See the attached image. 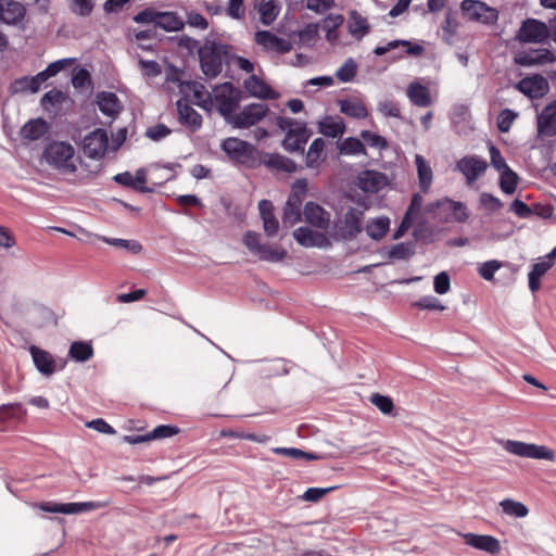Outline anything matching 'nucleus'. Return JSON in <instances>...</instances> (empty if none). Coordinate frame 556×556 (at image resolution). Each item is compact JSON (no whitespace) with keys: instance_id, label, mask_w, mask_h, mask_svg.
I'll return each instance as SVG.
<instances>
[{"instance_id":"aec40b11","label":"nucleus","mask_w":556,"mask_h":556,"mask_svg":"<svg viewBox=\"0 0 556 556\" xmlns=\"http://www.w3.org/2000/svg\"><path fill=\"white\" fill-rule=\"evenodd\" d=\"M179 122L181 125L190 128L191 131H197L202 126V116L191 105L188 104L186 98H181L176 102Z\"/></svg>"},{"instance_id":"5701e85b","label":"nucleus","mask_w":556,"mask_h":556,"mask_svg":"<svg viewBox=\"0 0 556 556\" xmlns=\"http://www.w3.org/2000/svg\"><path fill=\"white\" fill-rule=\"evenodd\" d=\"M538 134L543 137L556 136V102L546 105L538 115Z\"/></svg>"},{"instance_id":"79ce46f5","label":"nucleus","mask_w":556,"mask_h":556,"mask_svg":"<svg viewBox=\"0 0 556 556\" xmlns=\"http://www.w3.org/2000/svg\"><path fill=\"white\" fill-rule=\"evenodd\" d=\"M68 355L76 362L84 363L92 357L93 348L89 342L75 341L70 346Z\"/></svg>"},{"instance_id":"c03bdc74","label":"nucleus","mask_w":556,"mask_h":556,"mask_svg":"<svg viewBox=\"0 0 556 556\" xmlns=\"http://www.w3.org/2000/svg\"><path fill=\"white\" fill-rule=\"evenodd\" d=\"M500 506L502 507L503 513L511 517L525 518L529 514V509L525 504L510 498L501 501Z\"/></svg>"},{"instance_id":"bf43d9fd","label":"nucleus","mask_w":556,"mask_h":556,"mask_svg":"<svg viewBox=\"0 0 556 556\" xmlns=\"http://www.w3.org/2000/svg\"><path fill=\"white\" fill-rule=\"evenodd\" d=\"M94 8L93 0H72L71 10L79 16H89Z\"/></svg>"},{"instance_id":"4c0bfd02","label":"nucleus","mask_w":556,"mask_h":556,"mask_svg":"<svg viewBox=\"0 0 556 556\" xmlns=\"http://www.w3.org/2000/svg\"><path fill=\"white\" fill-rule=\"evenodd\" d=\"M264 164L279 172L294 173L296 170L294 161L278 153L267 154Z\"/></svg>"},{"instance_id":"a18cd8bd","label":"nucleus","mask_w":556,"mask_h":556,"mask_svg":"<svg viewBox=\"0 0 556 556\" xmlns=\"http://www.w3.org/2000/svg\"><path fill=\"white\" fill-rule=\"evenodd\" d=\"M10 89L12 93H35L38 91V83L31 76H23L13 80Z\"/></svg>"},{"instance_id":"c85d7f7f","label":"nucleus","mask_w":556,"mask_h":556,"mask_svg":"<svg viewBox=\"0 0 556 556\" xmlns=\"http://www.w3.org/2000/svg\"><path fill=\"white\" fill-rule=\"evenodd\" d=\"M220 149L233 165L238 167L243 165V140L236 137L226 138L222 141Z\"/></svg>"},{"instance_id":"f03ea898","label":"nucleus","mask_w":556,"mask_h":556,"mask_svg":"<svg viewBox=\"0 0 556 556\" xmlns=\"http://www.w3.org/2000/svg\"><path fill=\"white\" fill-rule=\"evenodd\" d=\"M240 91L232 84L224 83L214 90V102L217 111L225 119L232 123L236 128H243V112L235 114L238 106Z\"/></svg>"},{"instance_id":"2eb2a0df","label":"nucleus","mask_w":556,"mask_h":556,"mask_svg":"<svg viewBox=\"0 0 556 556\" xmlns=\"http://www.w3.org/2000/svg\"><path fill=\"white\" fill-rule=\"evenodd\" d=\"M516 88L531 99L543 97L549 89L548 81L541 75H533L520 79Z\"/></svg>"},{"instance_id":"72a5a7b5","label":"nucleus","mask_w":556,"mask_h":556,"mask_svg":"<svg viewBox=\"0 0 556 556\" xmlns=\"http://www.w3.org/2000/svg\"><path fill=\"white\" fill-rule=\"evenodd\" d=\"M185 26V22L180 18L177 13L172 11H159L156 27L162 28L165 31H178Z\"/></svg>"},{"instance_id":"1a4fd4ad","label":"nucleus","mask_w":556,"mask_h":556,"mask_svg":"<svg viewBox=\"0 0 556 556\" xmlns=\"http://www.w3.org/2000/svg\"><path fill=\"white\" fill-rule=\"evenodd\" d=\"M245 247L254 253L260 260L268 262H280L286 256V251L269 243H261L260 235L245 232Z\"/></svg>"},{"instance_id":"338daca9","label":"nucleus","mask_w":556,"mask_h":556,"mask_svg":"<svg viewBox=\"0 0 556 556\" xmlns=\"http://www.w3.org/2000/svg\"><path fill=\"white\" fill-rule=\"evenodd\" d=\"M415 306L421 309H430V311H443L445 307L442 305L439 299L433 295H426L420 298L414 304Z\"/></svg>"},{"instance_id":"603ef678","label":"nucleus","mask_w":556,"mask_h":556,"mask_svg":"<svg viewBox=\"0 0 556 556\" xmlns=\"http://www.w3.org/2000/svg\"><path fill=\"white\" fill-rule=\"evenodd\" d=\"M147 182V172L144 168H139L136 170L134 177L135 191L140 193H152L156 190V187L162 186V184H154V186H146Z\"/></svg>"},{"instance_id":"a19ab883","label":"nucleus","mask_w":556,"mask_h":556,"mask_svg":"<svg viewBox=\"0 0 556 556\" xmlns=\"http://www.w3.org/2000/svg\"><path fill=\"white\" fill-rule=\"evenodd\" d=\"M325 141L321 138H316L311 143L306 154V166L316 168L324 160Z\"/></svg>"},{"instance_id":"8fccbe9b","label":"nucleus","mask_w":556,"mask_h":556,"mask_svg":"<svg viewBox=\"0 0 556 556\" xmlns=\"http://www.w3.org/2000/svg\"><path fill=\"white\" fill-rule=\"evenodd\" d=\"M518 176L510 168L501 172L500 188L506 194H513L516 191Z\"/></svg>"},{"instance_id":"774afa93","label":"nucleus","mask_w":556,"mask_h":556,"mask_svg":"<svg viewBox=\"0 0 556 556\" xmlns=\"http://www.w3.org/2000/svg\"><path fill=\"white\" fill-rule=\"evenodd\" d=\"M479 202L481 206L484 208L491 211V212H497L503 207L502 201L494 197L491 193L482 192L479 198Z\"/></svg>"},{"instance_id":"423d86ee","label":"nucleus","mask_w":556,"mask_h":556,"mask_svg":"<svg viewBox=\"0 0 556 556\" xmlns=\"http://www.w3.org/2000/svg\"><path fill=\"white\" fill-rule=\"evenodd\" d=\"M460 10L464 16L471 22L493 25L498 20V11L480 0H463Z\"/></svg>"},{"instance_id":"f257e3e1","label":"nucleus","mask_w":556,"mask_h":556,"mask_svg":"<svg viewBox=\"0 0 556 556\" xmlns=\"http://www.w3.org/2000/svg\"><path fill=\"white\" fill-rule=\"evenodd\" d=\"M200 67L207 78H215L223 70L224 64H230L231 60H236L239 68L243 70V56L235 55L232 47L217 41L206 40L201 48L198 49Z\"/></svg>"},{"instance_id":"7c9ffc66","label":"nucleus","mask_w":556,"mask_h":556,"mask_svg":"<svg viewBox=\"0 0 556 556\" xmlns=\"http://www.w3.org/2000/svg\"><path fill=\"white\" fill-rule=\"evenodd\" d=\"M295 241L305 248L318 247L327 244V239L323 233H316L307 227H299L293 231Z\"/></svg>"},{"instance_id":"4be33fe9","label":"nucleus","mask_w":556,"mask_h":556,"mask_svg":"<svg viewBox=\"0 0 556 556\" xmlns=\"http://www.w3.org/2000/svg\"><path fill=\"white\" fill-rule=\"evenodd\" d=\"M554 266L553 258L546 254L538 260L528 274L529 289L535 293L541 288V278Z\"/></svg>"},{"instance_id":"c756f323","label":"nucleus","mask_w":556,"mask_h":556,"mask_svg":"<svg viewBox=\"0 0 556 556\" xmlns=\"http://www.w3.org/2000/svg\"><path fill=\"white\" fill-rule=\"evenodd\" d=\"M340 112L351 118L364 119L368 116V110L364 102L357 98L338 100Z\"/></svg>"},{"instance_id":"412c9836","label":"nucleus","mask_w":556,"mask_h":556,"mask_svg":"<svg viewBox=\"0 0 556 556\" xmlns=\"http://www.w3.org/2000/svg\"><path fill=\"white\" fill-rule=\"evenodd\" d=\"M97 105L99 111L104 116H108L111 122L114 121L123 110V105L118 97L111 91L99 92L97 94Z\"/></svg>"},{"instance_id":"0e129e2a","label":"nucleus","mask_w":556,"mask_h":556,"mask_svg":"<svg viewBox=\"0 0 556 556\" xmlns=\"http://www.w3.org/2000/svg\"><path fill=\"white\" fill-rule=\"evenodd\" d=\"M334 0H305V9L316 13L323 14L333 8Z\"/></svg>"},{"instance_id":"f8f14e48","label":"nucleus","mask_w":556,"mask_h":556,"mask_svg":"<svg viewBox=\"0 0 556 556\" xmlns=\"http://www.w3.org/2000/svg\"><path fill=\"white\" fill-rule=\"evenodd\" d=\"M109 146V137L104 129L97 128L85 136L83 149L89 159H100L104 155Z\"/></svg>"},{"instance_id":"e433bc0d","label":"nucleus","mask_w":556,"mask_h":556,"mask_svg":"<svg viewBox=\"0 0 556 556\" xmlns=\"http://www.w3.org/2000/svg\"><path fill=\"white\" fill-rule=\"evenodd\" d=\"M390 228V218L380 216L369 220L365 227L366 233L372 240H381Z\"/></svg>"},{"instance_id":"b1692460","label":"nucleus","mask_w":556,"mask_h":556,"mask_svg":"<svg viewBox=\"0 0 556 556\" xmlns=\"http://www.w3.org/2000/svg\"><path fill=\"white\" fill-rule=\"evenodd\" d=\"M29 353L31 355L36 369L41 375L49 377L55 371V362L53 356L49 352L36 345H31L29 348Z\"/></svg>"},{"instance_id":"f3484780","label":"nucleus","mask_w":556,"mask_h":556,"mask_svg":"<svg viewBox=\"0 0 556 556\" xmlns=\"http://www.w3.org/2000/svg\"><path fill=\"white\" fill-rule=\"evenodd\" d=\"M463 539L467 545L491 555H496L501 551L500 541L492 535L464 533Z\"/></svg>"},{"instance_id":"ea45409f","label":"nucleus","mask_w":556,"mask_h":556,"mask_svg":"<svg viewBox=\"0 0 556 556\" xmlns=\"http://www.w3.org/2000/svg\"><path fill=\"white\" fill-rule=\"evenodd\" d=\"M348 28L353 37L361 39L368 33L369 26L366 18L356 11H352L349 16Z\"/></svg>"},{"instance_id":"f704fd0d","label":"nucleus","mask_w":556,"mask_h":556,"mask_svg":"<svg viewBox=\"0 0 556 556\" xmlns=\"http://www.w3.org/2000/svg\"><path fill=\"white\" fill-rule=\"evenodd\" d=\"M318 128L324 136L337 138L345 131V124L341 117L328 116L318 123Z\"/></svg>"},{"instance_id":"473e14b6","label":"nucleus","mask_w":556,"mask_h":556,"mask_svg":"<svg viewBox=\"0 0 556 556\" xmlns=\"http://www.w3.org/2000/svg\"><path fill=\"white\" fill-rule=\"evenodd\" d=\"M255 7L264 25H270L280 12V5L276 0H256Z\"/></svg>"},{"instance_id":"37998d69","label":"nucleus","mask_w":556,"mask_h":556,"mask_svg":"<svg viewBox=\"0 0 556 556\" xmlns=\"http://www.w3.org/2000/svg\"><path fill=\"white\" fill-rule=\"evenodd\" d=\"M344 18L341 14H329L323 21V29L326 31V39L329 42L337 40L336 30L343 24Z\"/></svg>"},{"instance_id":"de8ad7c7","label":"nucleus","mask_w":556,"mask_h":556,"mask_svg":"<svg viewBox=\"0 0 556 556\" xmlns=\"http://www.w3.org/2000/svg\"><path fill=\"white\" fill-rule=\"evenodd\" d=\"M357 74V63L354 59L349 58L337 70L336 77L341 83L352 81Z\"/></svg>"},{"instance_id":"9d476101","label":"nucleus","mask_w":556,"mask_h":556,"mask_svg":"<svg viewBox=\"0 0 556 556\" xmlns=\"http://www.w3.org/2000/svg\"><path fill=\"white\" fill-rule=\"evenodd\" d=\"M549 37V29L544 22L527 18L522 22L517 38L520 42L542 43Z\"/></svg>"},{"instance_id":"4468645a","label":"nucleus","mask_w":556,"mask_h":556,"mask_svg":"<svg viewBox=\"0 0 556 556\" xmlns=\"http://www.w3.org/2000/svg\"><path fill=\"white\" fill-rule=\"evenodd\" d=\"M26 15L25 7L16 0H0V22L10 26L20 25Z\"/></svg>"},{"instance_id":"3c124183","label":"nucleus","mask_w":556,"mask_h":556,"mask_svg":"<svg viewBox=\"0 0 556 556\" xmlns=\"http://www.w3.org/2000/svg\"><path fill=\"white\" fill-rule=\"evenodd\" d=\"M340 151L344 154H364L366 152L364 143L354 137L345 138L340 144Z\"/></svg>"},{"instance_id":"cd10ccee","label":"nucleus","mask_w":556,"mask_h":556,"mask_svg":"<svg viewBox=\"0 0 556 556\" xmlns=\"http://www.w3.org/2000/svg\"><path fill=\"white\" fill-rule=\"evenodd\" d=\"M49 130V124L42 117L29 119L20 130V136L29 141L42 138Z\"/></svg>"},{"instance_id":"20e7f679","label":"nucleus","mask_w":556,"mask_h":556,"mask_svg":"<svg viewBox=\"0 0 556 556\" xmlns=\"http://www.w3.org/2000/svg\"><path fill=\"white\" fill-rule=\"evenodd\" d=\"M278 126L286 130V137L282 141V147L288 152H304L309 132L304 123L298 122L289 117H279Z\"/></svg>"},{"instance_id":"13d9d810","label":"nucleus","mask_w":556,"mask_h":556,"mask_svg":"<svg viewBox=\"0 0 556 556\" xmlns=\"http://www.w3.org/2000/svg\"><path fill=\"white\" fill-rule=\"evenodd\" d=\"M361 137L371 148L383 150L388 147V142L384 137L369 130H362Z\"/></svg>"},{"instance_id":"a211bd4d","label":"nucleus","mask_w":556,"mask_h":556,"mask_svg":"<svg viewBox=\"0 0 556 556\" xmlns=\"http://www.w3.org/2000/svg\"><path fill=\"white\" fill-rule=\"evenodd\" d=\"M438 208L451 214V219L457 223H465L469 218V211L465 203L443 198L431 204V210Z\"/></svg>"},{"instance_id":"e2e57ef3","label":"nucleus","mask_w":556,"mask_h":556,"mask_svg":"<svg viewBox=\"0 0 556 556\" xmlns=\"http://www.w3.org/2000/svg\"><path fill=\"white\" fill-rule=\"evenodd\" d=\"M517 117V114L509 110V109H504L500 115H498V118H497V128L501 132H507L510 127H511V124L514 123L515 118Z\"/></svg>"},{"instance_id":"7ed1b4c3","label":"nucleus","mask_w":556,"mask_h":556,"mask_svg":"<svg viewBox=\"0 0 556 556\" xmlns=\"http://www.w3.org/2000/svg\"><path fill=\"white\" fill-rule=\"evenodd\" d=\"M74 154L73 146L65 141H53L43 150V157L51 167L68 174L77 170L73 162Z\"/></svg>"},{"instance_id":"ddd939ff","label":"nucleus","mask_w":556,"mask_h":556,"mask_svg":"<svg viewBox=\"0 0 556 556\" xmlns=\"http://www.w3.org/2000/svg\"><path fill=\"white\" fill-rule=\"evenodd\" d=\"M255 42L266 51L285 54L291 51L290 40L280 38L269 30H260L255 34Z\"/></svg>"},{"instance_id":"bb28decb","label":"nucleus","mask_w":556,"mask_h":556,"mask_svg":"<svg viewBox=\"0 0 556 556\" xmlns=\"http://www.w3.org/2000/svg\"><path fill=\"white\" fill-rule=\"evenodd\" d=\"M258 211L265 233L269 237L277 235L279 223L274 214L273 203L269 200H261L258 202Z\"/></svg>"},{"instance_id":"2f4dec72","label":"nucleus","mask_w":556,"mask_h":556,"mask_svg":"<svg viewBox=\"0 0 556 556\" xmlns=\"http://www.w3.org/2000/svg\"><path fill=\"white\" fill-rule=\"evenodd\" d=\"M192 92L194 98V104L204 109L210 110L213 104L212 94L205 90V87L195 80L185 81V94Z\"/></svg>"},{"instance_id":"39448f33","label":"nucleus","mask_w":556,"mask_h":556,"mask_svg":"<svg viewBox=\"0 0 556 556\" xmlns=\"http://www.w3.org/2000/svg\"><path fill=\"white\" fill-rule=\"evenodd\" d=\"M364 210L350 207L342 219L333 225V238L339 240H353L363 229Z\"/></svg>"},{"instance_id":"69168bd1","label":"nucleus","mask_w":556,"mask_h":556,"mask_svg":"<svg viewBox=\"0 0 556 556\" xmlns=\"http://www.w3.org/2000/svg\"><path fill=\"white\" fill-rule=\"evenodd\" d=\"M179 432V428L172 425H160L150 432L151 440L170 438Z\"/></svg>"},{"instance_id":"c9c22d12","label":"nucleus","mask_w":556,"mask_h":556,"mask_svg":"<svg viewBox=\"0 0 556 556\" xmlns=\"http://www.w3.org/2000/svg\"><path fill=\"white\" fill-rule=\"evenodd\" d=\"M415 164L417 167L418 180L420 189L428 192L432 184L433 173L429 163L420 154L415 155Z\"/></svg>"},{"instance_id":"a878e982","label":"nucleus","mask_w":556,"mask_h":556,"mask_svg":"<svg viewBox=\"0 0 556 556\" xmlns=\"http://www.w3.org/2000/svg\"><path fill=\"white\" fill-rule=\"evenodd\" d=\"M406 96L408 100L418 108H428L432 104L430 90L427 86L415 80L407 85Z\"/></svg>"},{"instance_id":"5fc2aeb1","label":"nucleus","mask_w":556,"mask_h":556,"mask_svg":"<svg viewBox=\"0 0 556 556\" xmlns=\"http://www.w3.org/2000/svg\"><path fill=\"white\" fill-rule=\"evenodd\" d=\"M503 266L497 260H491L479 264L478 273L486 281L493 280L494 274Z\"/></svg>"},{"instance_id":"680f3d73","label":"nucleus","mask_w":556,"mask_h":556,"mask_svg":"<svg viewBox=\"0 0 556 556\" xmlns=\"http://www.w3.org/2000/svg\"><path fill=\"white\" fill-rule=\"evenodd\" d=\"M378 111L386 117H401V110L396 102L392 100H383L378 103Z\"/></svg>"},{"instance_id":"9b49d317","label":"nucleus","mask_w":556,"mask_h":556,"mask_svg":"<svg viewBox=\"0 0 556 556\" xmlns=\"http://www.w3.org/2000/svg\"><path fill=\"white\" fill-rule=\"evenodd\" d=\"M486 168V161L478 155H467L456 162V169L464 175L467 186H472Z\"/></svg>"},{"instance_id":"49530a36","label":"nucleus","mask_w":556,"mask_h":556,"mask_svg":"<svg viewBox=\"0 0 556 556\" xmlns=\"http://www.w3.org/2000/svg\"><path fill=\"white\" fill-rule=\"evenodd\" d=\"M102 241L115 248L127 250L132 254H139L142 251V244L137 240L102 237Z\"/></svg>"},{"instance_id":"864d4df0","label":"nucleus","mask_w":556,"mask_h":556,"mask_svg":"<svg viewBox=\"0 0 556 556\" xmlns=\"http://www.w3.org/2000/svg\"><path fill=\"white\" fill-rule=\"evenodd\" d=\"M33 506L45 513L70 515V503L41 502Z\"/></svg>"},{"instance_id":"09e8293b","label":"nucleus","mask_w":556,"mask_h":556,"mask_svg":"<svg viewBox=\"0 0 556 556\" xmlns=\"http://www.w3.org/2000/svg\"><path fill=\"white\" fill-rule=\"evenodd\" d=\"M415 254V244L413 242H401L394 244L389 250L391 260H407Z\"/></svg>"},{"instance_id":"4d7b16f0","label":"nucleus","mask_w":556,"mask_h":556,"mask_svg":"<svg viewBox=\"0 0 556 556\" xmlns=\"http://www.w3.org/2000/svg\"><path fill=\"white\" fill-rule=\"evenodd\" d=\"M274 453L278 455H282L286 457H290L293 459H316L317 456L306 453L300 448L296 447H275Z\"/></svg>"},{"instance_id":"58836bf2","label":"nucleus","mask_w":556,"mask_h":556,"mask_svg":"<svg viewBox=\"0 0 556 556\" xmlns=\"http://www.w3.org/2000/svg\"><path fill=\"white\" fill-rule=\"evenodd\" d=\"M269 108L265 103L245 104V128L262 121L268 113Z\"/></svg>"},{"instance_id":"0eeeda50","label":"nucleus","mask_w":556,"mask_h":556,"mask_svg":"<svg viewBox=\"0 0 556 556\" xmlns=\"http://www.w3.org/2000/svg\"><path fill=\"white\" fill-rule=\"evenodd\" d=\"M245 98L254 97L262 100H276L279 93L275 91L264 79L254 74V64L245 59Z\"/></svg>"},{"instance_id":"6ab92c4d","label":"nucleus","mask_w":556,"mask_h":556,"mask_svg":"<svg viewBox=\"0 0 556 556\" xmlns=\"http://www.w3.org/2000/svg\"><path fill=\"white\" fill-rule=\"evenodd\" d=\"M303 214L305 220L315 228L326 230L330 225V213L315 202H307Z\"/></svg>"},{"instance_id":"052dcab7","label":"nucleus","mask_w":556,"mask_h":556,"mask_svg":"<svg viewBox=\"0 0 556 556\" xmlns=\"http://www.w3.org/2000/svg\"><path fill=\"white\" fill-rule=\"evenodd\" d=\"M370 402L383 414H391L393 408H394V404H393V401L391 400V397L389 396H386V395H381V394H372L371 397H370Z\"/></svg>"},{"instance_id":"6e6d98bb","label":"nucleus","mask_w":556,"mask_h":556,"mask_svg":"<svg viewBox=\"0 0 556 556\" xmlns=\"http://www.w3.org/2000/svg\"><path fill=\"white\" fill-rule=\"evenodd\" d=\"M110 502H81V503H70V515L80 514L90 511L99 508L106 507Z\"/></svg>"},{"instance_id":"dca6fc26","label":"nucleus","mask_w":556,"mask_h":556,"mask_svg":"<svg viewBox=\"0 0 556 556\" xmlns=\"http://www.w3.org/2000/svg\"><path fill=\"white\" fill-rule=\"evenodd\" d=\"M387 185V176L377 170H364L357 177V187L367 193H377Z\"/></svg>"},{"instance_id":"6e6552de","label":"nucleus","mask_w":556,"mask_h":556,"mask_svg":"<svg viewBox=\"0 0 556 556\" xmlns=\"http://www.w3.org/2000/svg\"><path fill=\"white\" fill-rule=\"evenodd\" d=\"M504 448L510 454L526 458L545 460H554L555 458L554 451L544 445H536L533 443L507 440L504 444Z\"/></svg>"},{"instance_id":"393cba45","label":"nucleus","mask_w":556,"mask_h":556,"mask_svg":"<svg viewBox=\"0 0 556 556\" xmlns=\"http://www.w3.org/2000/svg\"><path fill=\"white\" fill-rule=\"evenodd\" d=\"M556 60L555 54L548 49H534L516 58V63L522 66L541 65Z\"/></svg>"}]
</instances>
